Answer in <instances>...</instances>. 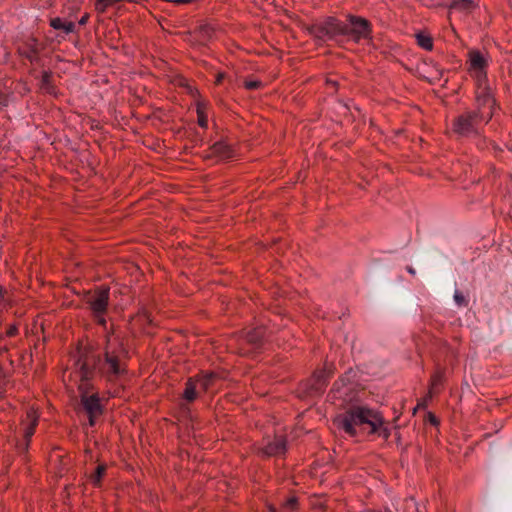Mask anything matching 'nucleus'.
I'll use <instances>...</instances> for the list:
<instances>
[{"instance_id":"2eb2a0df","label":"nucleus","mask_w":512,"mask_h":512,"mask_svg":"<svg viewBox=\"0 0 512 512\" xmlns=\"http://www.w3.org/2000/svg\"><path fill=\"white\" fill-rule=\"evenodd\" d=\"M216 374L207 373L200 378L195 379L198 383V386L201 391H207L213 384V381L216 379Z\"/></svg>"},{"instance_id":"f257e3e1","label":"nucleus","mask_w":512,"mask_h":512,"mask_svg":"<svg viewBox=\"0 0 512 512\" xmlns=\"http://www.w3.org/2000/svg\"><path fill=\"white\" fill-rule=\"evenodd\" d=\"M103 353L89 354L78 361L77 377L92 379L97 372L108 381H115L126 371L127 351L118 338L106 337Z\"/></svg>"},{"instance_id":"ddd939ff","label":"nucleus","mask_w":512,"mask_h":512,"mask_svg":"<svg viewBox=\"0 0 512 512\" xmlns=\"http://www.w3.org/2000/svg\"><path fill=\"white\" fill-rule=\"evenodd\" d=\"M199 386L195 378H189L186 382L185 389L183 392V400L186 403H192L196 400L199 394Z\"/></svg>"},{"instance_id":"f8f14e48","label":"nucleus","mask_w":512,"mask_h":512,"mask_svg":"<svg viewBox=\"0 0 512 512\" xmlns=\"http://www.w3.org/2000/svg\"><path fill=\"white\" fill-rule=\"evenodd\" d=\"M212 153L221 160H227L234 157V149L225 141H219L211 147Z\"/></svg>"},{"instance_id":"f704fd0d","label":"nucleus","mask_w":512,"mask_h":512,"mask_svg":"<svg viewBox=\"0 0 512 512\" xmlns=\"http://www.w3.org/2000/svg\"><path fill=\"white\" fill-rule=\"evenodd\" d=\"M205 32L207 33V36H209V37L211 36L210 35V29H206Z\"/></svg>"},{"instance_id":"4be33fe9","label":"nucleus","mask_w":512,"mask_h":512,"mask_svg":"<svg viewBox=\"0 0 512 512\" xmlns=\"http://www.w3.org/2000/svg\"><path fill=\"white\" fill-rule=\"evenodd\" d=\"M261 333L259 331L254 332L253 334H249L247 336V341L253 344H258L261 341Z\"/></svg>"},{"instance_id":"473e14b6","label":"nucleus","mask_w":512,"mask_h":512,"mask_svg":"<svg viewBox=\"0 0 512 512\" xmlns=\"http://www.w3.org/2000/svg\"><path fill=\"white\" fill-rule=\"evenodd\" d=\"M4 293H6V292L3 291L2 288H0V298L1 299H4Z\"/></svg>"},{"instance_id":"9d476101","label":"nucleus","mask_w":512,"mask_h":512,"mask_svg":"<svg viewBox=\"0 0 512 512\" xmlns=\"http://www.w3.org/2000/svg\"><path fill=\"white\" fill-rule=\"evenodd\" d=\"M471 68L475 71L476 77L479 81H482L485 74L486 60L483 55L478 51H471L469 53Z\"/></svg>"},{"instance_id":"4468645a","label":"nucleus","mask_w":512,"mask_h":512,"mask_svg":"<svg viewBox=\"0 0 512 512\" xmlns=\"http://www.w3.org/2000/svg\"><path fill=\"white\" fill-rule=\"evenodd\" d=\"M50 25L55 30H60L64 34H70L75 31V24L73 22H64L61 18L56 17L50 20Z\"/></svg>"},{"instance_id":"b1692460","label":"nucleus","mask_w":512,"mask_h":512,"mask_svg":"<svg viewBox=\"0 0 512 512\" xmlns=\"http://www.w3.org/2000/svg\"><path fill=\"white\" fill-rule=\"evenodd\" d=\"M41 83L43 87L48 88L50 83V74L48 72H43L41 77Z\"/></svg>"},{"instance_id":"dca6fc26","label":"nucleus","mask_w":512,"mask_h":512,"mask_svg":"<svg viewBox=\"0 0 512 512\" xmlns=\"http://www.w3.org/2000/svg\"><path fill=\"white\" fill-rule=\"evenodd\" d=\"M418 45L425 50H432L433 42L432 38L423 32H419L415 35Z\"/></svg>"},{"instance_id":"9b49d317","label":"nucleus","mask_w":512,"mask_h":512,"mask_svg":"<svg viewBox=\"0 0 512 512\" xmlns=\"http://www.w3.org/2000/svg\"><path fill=\"white\" fill-rule=\"evenodd\" d=\"M286 451V441L282 436H276L269 441L264 448V453L269 456L281 455Z\"/></svg>"},{"instance_id":"6e6552de","label":"nucleus","mask_w":512,"mask_h":512,"mask_svg":"<svg viewBox=\"0 0 512 512\" xmlns=\"http://www.w3.org/2000/svg\"><path fill=\"white\" fill-rule=\"evenodd\" d=\"M40 44L37 39L29 37L21 46L18 47L20 55L27 58L31 62L38 58L40 52Z\"/></svg>"},{"instance_id":"bb28decb","label":"nucleus","mask_w":512,"mask_h":512,"mask_svg":"<svg viewBox=\"0 0 512 512\" xmlns=\"http://www.w3.org/2000/svg\"><path fill=\"white\" fill-rule=\"evenodd\" d=\"M99 415H88V418H89V425L90 426H94L95 425V419L98 417Z\"/></svg>"},{"instance_id":"393cba45","label":"nucleus","mask_w":512,"mask_h":512,"mask_svg":"<svg viewBox=\"0 0 512 512\" xmlns=\"http://www.w3.org/2000/svg\"><path fill=\"white\" fill-rule=\"evenodd\" d=\"M8 98L5 94L0 91V106H7Z\"/></svg>"},{"instance_id":"0eeeda50","label":"nucleus","mask_w":512,"mask_h":512,"mask_svg":"<svg viewBox=\"0 0 512 512\" xmlns=\"http://www.w3.org/2000/svg\"><path fill=\"white\" fill-rule=\"evenodd\" d=\"M352 371L348 372L334 384V393L337 398H343L344 402H351L353 397L349 395L353 387L351 385Z\"/></svg>"},{"instance_id":"f03ea898","label":"nucleus","mask_w":512,"mask_h":512,"mask_svg":"<svg viewBox=\"0 0 512 512\" xmlns=\"http://www.w3.org/2000/svg\"><path fill=\"white\" fill-rule=\"evenodd\" d=\"M347 20L348 23H343L334 17H328L323 22L310 26L308 32L319 41L332 40L338 44H342L345 37L354 42L370 38L371 26L366 19L349 15Z\"/></svg>"},{"instance_id":"1a4fd4ad","label":"nucleus","mask_w":512,"mask_h":512,"mask_svg":"<svg viewBox=\"0 0 512 512\" xmlns=\"http://www.w3.org/2000/svg\"><path fill=\"white\" fill-rule=\"evenodd\" d=\"M29 423L24 427L23 439L18 442L17 447L20 451L25 452L29 447L30 440L34 435L35 428L37 426V418L31 413L28 414Z\"/></svg>"},{"instance_id":"f3484780","label":"nucleus","mask_w":512,"mask_h":512,"mask_svg":"<svg viewBox=\"0 0 512 512\" xmlns=\"http://www.w3.org/2000/svg\"><path fill=\"white\" fill-rule=\"evenodd\" d=\"M326 376L324 372H319L313 377L312 389L315 393H320L325 386Z\"/></svg>"},{"instance_id":"c756f323","label":"nucleus","mask_w":512,"mask_h":512,"mask_svg":"<svg viewBox=\"0 0 512 512\" xmlns=\"http://www.w3.org/2000/svg\"><path fill=\"white\" fill-rule=\"evenodd\" d=\"M193 0H174L175 3H179V4H185V3H190L192 2Z\"/></svg>"},{"instance_id":"a211bd4d","label":"nucleus","mask_w":512,"mask_h":512,"mask_svg":"<svg viewBox=\"0 0 512 512\" xmlns=\"http://www.w3.org/2000/svg\"><path fill=\"white\" fill-rule=\"evenodd\" d=\"M474 7V2L472 0H453L450 8L469 11Z\"/></svg>"},{"instance_id":"cd10ccee","label":"nucleus","mask_w":512,"mask_h":512,"mask_svg":"<svg viewBox=\"0 0 512 512\" xmlns=\"http://www.w3.org/2000/svg\"><path fill=\"white\" fill-rule=\"evenodd\" d=\"M87 20H88V15H85V16H83V17L80 19L79 24H80V25H85V24H86V22H87Z\"/></svg>"},{"instance_id":"5701e85b","label":"nucleus","mask_w":512,"mask_h":512,"mask_svg":"<svg viewBox=\"0 0 512 512\" xmlns=\"http://www.w3.org/2000/svg\"><path fill=\"white\" fill-rule=\"evenodd\" d=\"M261 85V82L260 81H256V80H253V81H246L245 82V87L249 90H254V89H257L259 88Z\"/></svg>"},{"instance_id":"72a5a7b5","label":"nucleus","mask_w":512,"mask_h":512,"mask_svg":"<svg viewBox=\"0 0 512 512\" xmlns=\"http://www.w3.org/2000/svg\"><path fill=\"white\" fill-rule=\"evenodd\" d=\"M418 406L419 407H424L425 406V400H423V402L419 403Z\"/></svg>"},{"instance_id":"c85d7f7f","label":"nucleus","mask_w":512,"mask_h":512,"mask_svg":"<svg viewBox=\"0 0 512 512\" xmlns=\"http://www.w3.org/2000/svg\"><path fill=\"white\" fill-rule=\"evenodd\" d=\"M199 124L201 127H206L207 126V120L205 118H200L199 119Z\"/></svg>"},{"instance_id":"6ab92c4d","label":"nucleus","mask_w":512,"mask_h":512,"mask_svg":"<svg viewBox=\"0 0 512 512\" xmlns=\"http://www.w3.org/2000/svg\"><path fill=\"white\" fill-rule=\"evenodd\" d=\"M297 507V499L294 497H291L287 499L284 504L282 505L281 509L278 510L276 508H271L272 512H292Z\"/></svg>"},{"instance_id":"a878e982","label":"nucleus","mask_w":512,"mask_h":512,"mask_svg":"<svg viewBox=\"0 0 512 512\" xmlns=\"http://www.w3.org/2000/svg\"><path fill=\"white\" fill-rule=\"evenodd\" d=\"M16 333H17V328H16L15 326H11V327L7 330V335H8V336H14Z\"/></svg>"},{"instance_id":"20e7f679","label":"nucleus","mask_w":512,"mask_h":512,"mask_svg":"<svg viewBox=\"0 0 512 512\" xmlns=\"http://www.w3.org/2000/svg\"><path fill=\"white\" fill-rule=\"evenodd\" d=\"M478 110L459 115L453 121V132L459 137H471L479 134V125L485 117L483 108L492 107L494 100L489 89L484 88L477 97Z\"/></svg>"},{"instance_id":"39448f33","label":"nucleus","mask_w":512,"mask_h":512,"mask_svg":"<svg viewBox=\"0 0 512 512\" xmlns=\"http://www.w3.org/2000/svg\"><path fill=\"white\" fill-rule=\"evenodd\" d=\"M109 287H101L94 292H89L85 297V302L89 306L95 321L106 328L105 314L109 304Z\"/></svg>"},{"instance_id":"7c9ffc66","label":"nucleus","mask_w":512,"mask_h":512,"mask_svg":"<svg viewBox=\"0 0 512 512\" xmlns=\"http://www.w3.org/2000/svg\"><path fill=\"white\" fill-rule=\"evenodd\" d=\"M223 77H224V75H223V74H218L217 79H216V83H217V84L221 83V81H222Z\"/></svg>"},{"instance_id":"aec40b11","label":"nucleus","mask_w":512,"mask_h":512,"mask_svg":"<svg viewBox=\"0 0 512 512\" xmlns=\"http://www.w3.org/2000/svg\"><path fill=\"white\" fill-rule=\"evenodd\" d=\"M106 467L105 465H98L95 469V472L91 475V480L95 485H99L101 478L105 474Z\"/></svg>"},{"instance_id":"412c9836","label":"nucleus","mask_w":512,"mask_h":512,"mask_svg":"<svg viewBox=\"0 0 512 512\" xmlns=\"http://www.w3.org/2000/svg\"><path fill=\"white\" fill-rule=\"evenodd\" d=\"M454 301L459 307H466L468 305V299L459 290H455Z\"/></svg>"},{"instance_id":"7ed1b4c3","label":"nucleus","mask_w":512,"mask_h":512,"mask_svg":"<svg viewBox=\"0 0 512 512\" xmlns=\"http://www.w3.org/2000/svg\"><path fill=\"white\" fill-rule=\"evenodd\" d=\"M335 423L352 437L365 432L377 433L385 439L390 436L381 415L367 406L351 405L335 418Z\"/></svg>"},{"instance_id":"423d86ee","label":"nucleus","mask_w":512,"mask_h":512,"mask_svg":"<svg viewBox=\"0 0 512 512\" xmlns=\"http://www.w3.org/2000/svg\"><path fill=\"white\" fill-rule=\"evenodd\" d=\"M79 378V391L81 396V406L87 415H101L103 412L102 405L97 393H90L92 385L90 384L91 379Z\"/></svg>"},{"instance_id":"c9c22d12","label":"nucleus","mask_w":512,"mask_h":512,"mask_svg":"<svg viewBox=\"0 0 512 512\" xmlns=\"http://www.w3.org/2000/svg\"><path fill=\"white\" fill-rule=\"evenodd\" d=\"M2 392H3V389H2V387L0 386V395L2 394Z\"/></svg>"},{"instance_id":"2f4dec72","label":"nucleus","mask_w":512,"mask_h":512,"mask_svg":"<svg viewBox=\"0 0 512 512\" xmlns=\"http://www.w3.org/2000/svg\"><path fill=\"white\" fill-rule=\"evenodd\" d=\"M407 271H408L410 274H412V275H415V273H416L415 269H414L413 267H411V266L407 267Z\"/></svg>"},{"instance_id":"e433bc0d","label":"nucleus","mask_w":512,"mask_h":512,"mask_svg":"<svg viewBox=\"0 0 512 512\" xmlns=\"http://www.w3.org/2000/svg\"><path fill=\"white\" fill-rule=\"evenodd\" d=\"M385 512H391V511H385Z\"/></svg>"}]
</instances>
